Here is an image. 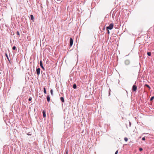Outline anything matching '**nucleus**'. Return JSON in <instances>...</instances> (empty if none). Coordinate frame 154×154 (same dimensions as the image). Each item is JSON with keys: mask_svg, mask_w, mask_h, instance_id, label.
I'll use <instances>...</instances> for the list:
<instances>
[{"mask_svg": "<svg viewBox=\"0 0 154 154\" xmlns=\"http://www.w3.org/2000/svg\"><path fill=\"white\" fill-rule=\"evenodd\" d=\"M151 52H149L147 53V55L149 56H151Z\"/></svg>", "mask_w": 154, "mask_h": 154, "instance_id": "nucleus-13", "label": "nucleus"}, {"mask_svg": "<svg viewBox=\"0 0 154 154\" xmlns=\"http://www.w3.org/2000/svg\"><path fill=\"white\" fill-rule=\"evenodd\" d=\"M145 86H146L147 87L149 88V89L150 88V86L147 84H145Z\"/></svg>", "mask_w": 154, "mask_h": 154, "instance_id": "nucleus-18", "label": "nucleus"}, {"mask_svg": "<svg viewBox=\"0 0 154 154\" xmlns=\"http://www.w3.org/2000/svg\"><path fill=\"white\" fill-rule=\"evenodd\" d=\"M40 65L41 66V68L43 70H45V69L44 67L43 66L42 63V60H40L39 63Z\"/></svg>", "mask_w": 154, "mask_h": 154, "instance_id": "nucleus-4", "label": "nucleus"}, {"mask_svg": "<svg viewBox=\"0 0 154 154\" xmlns=\"http://www.w3.org/2000/svg\"><path fill=\"white\" fill-rule=\"evenodd\" d=\"M77 87V86L76 84H74L73 86V88L74 89H76Z\"/></svg>", "mask_w": 154, "mask_h": 154, "instance_id": "nucleus-11", "label": "nucleus"}, {"mask_svg": "<svg viewBox=\"0 0 154 154\" xmlns=\"http://www.w3.org/2000/svg\"><path fill=\"white\" fill-rule=\"evenodd\" d=\"M142 139V140H145V137H143Z\"/></svg>", "mask_w": 154, "mask_h": 154, "instance_id": "nucleus-23", "label": "nucleus"}, {"mask_svg": "<svg viewBox=\"0 0 154 154\" xmlns=\"http://www.w3.org/2000/svg\"><path fill=\"white\" fill-rule=\"evenodd\" d=\"M51 94L53 96V91L52 89H51L50 91Z\"/></svg>", "mask_w": 154, "mask_h": 154, "instance_id": "nucleus-14", "label": "nucleus"}, {"mask_svg": "<svg viewBox=\"0 0 154 154\" xmlns=\"http://www.w3.org/2000/svg\"><path fill=\"white\" fill-rule=\"evenodd\" d=\"M118 150H117V151L116 152H115V154H118Z\"/></svg>", "mask_w": 154, "mask_h": 154, "instance_id": "nucleus-24", "label": "nucleus"}, {"mask_svg": "<svg viewBox=\"0 0 154 154\" xmlns=\"http://www.w3.org/2000/svg\"><path fill=\"white\" fill-rule=\"evenodd\" d=\"M16 47L15 46H14L12 48V49L13 50H15L16 49Z\"/></svg>", "mask_w": 154, "mask_h": 154, "instance_id": "nucleus-19", "label": "nucleus"}, {"mask_svg": "<svg viewBox=\"0 0 154 154\" xmlns=\"http://www.w3.org/2000/svg\"><path fill=\"white\" fill-rule=\"evenodd\" d=\"M109 95H110V90H109Z\"/></svg>", "mask_w": 154, "mask_h": 154, "instance_id": "nucleus-26", "label": "nucleus"}, {"mask_svg": "<svg viewBox=\"0 0 154 154\" xmlns=\"http://www.w3.org/2000/svg\"><path fill=\"white\" fill-rule=\"evenodd\" d=\"M107 33L109 34V31L108 30V31H107Z\"/></svg>", "mask_w": 154, "mask_h": 154, "instance_id": "nucleus-25", "label": "nucleus"}, {"mask_svg": "<svg viewBox=\"0 0 154 154\" xmlns=\"http://www.w3.org/2000/svg\"><path fill=\"white\" fill-rule=\"evenodd\" d=\"M154 96L152 97H151L150 100V101H152L154 99Z\"/></svg>", "mask_w": 154, "mask_h": 154, "instance_id": "nucleus-16", "label": "nucleus"}, {"mask_svg": "<svg viewBox=\"0 0 154 154\" xmlns=\"http://www.w3.org/2000/svg\"><path fill=\"white\" fill-rule=\"evenodd\" d=\"M130 61L129 60H126L125 61V64L126 65H128L130 63Z\"/></svg>", "mask_w": 154, "mask_h": 154, "instance_id": "nucleus-6", "label": "nucleus"}, {"mask_svg": "<svg viewBox=\"0 0 154 154\" xmlns=\"http://www.w3.org/2000/svg\"><path fill=\"white\" fill-rule=\"evenodd\" d=\"M124 140L126 142H127L128 140V138L127 137H125L124 138Z\"/></svg>", "mask_w": 154, "mask_h": 154, "instance_id": "nucleus-17", "label": "nucleus"}, {"mask_svg": "<svg viewBox=\"0 0 154 154\" xmlns=\"http://www.w3.org/2000/svg\"><path fill=\"white\" fill-rule=\"evenodd\" d=\"M32 100V98L31 97H29L28 100L29 101H31Z\"/></svg>", "mask_w": 154, "mask_h": 154, "instance_id": "nucleus-20", "label": "nucleus"}, {"mask_svg": "<svg viewBox=\"0 0 154 154\" xmlns=\"http://www.w3.org/2000/svg\"><path fill=\"white\" fill-rule=\"evenodd\" d=\"M73 41L72 39V38H70V39L69 41V45L70 47H71L73 44Z\"/></svg>", "mask_w": 154, "mask_h": 154, "instance_id": "nucleus-2", "label": "nucleus"}, {"mask_svg": "<svg viewBox=\"0 0 154 154\" xmlns=\"http://www.w3.org/2000/svg\"><path fill=\"white\" fill-rule=\"evenodd\" d=\"M137 89V87L135 85H134L133 86L132 88V90L134 91H136Z\"/></svg>", "mask_w": 154, "mask_h": 154, "instance_id": "nucleus-3", "label": "nucleus"}, {"mask_svg": "<svg viewBox=\"0 0 154 154\" xmlns=\"http://www.w3.org/2000/svg\"><path fill=\"white\" fill-rule=\"evenodd\" d=\"M60 99L61 101L63 103L64 102V98L63 97H61Z\"/></svg>", "mask_w": 154, "mask_h": 154, "instance_id": "nucleus-10", "label": "nucleus"}, {"mask_svg": "<svg viewBox=\"0 0 154 154\" xmlns=\"http://www.w3.org/2000/svg\"><path fill=\"white\" fill-rule=\"evenodd\" d=\"M113 24L112 23H111L109 25V26H107L106 27V28L107 29H112L113 27Z\"/></svg>", "mask_w": 154, "mask_h": 154, "instance_id": "nucleus-1", "label": "nucleus"}, {"mask_svg": "<svg viewBox=\"0 0 154 154\" xmlns=\"http://www.w3.org/2000/svg\"><path fill=\"white\" fill-rule=\"evenodd\" d=\"M36 73L38 75H39L40 73V69L39 68H38L36 70Z\"/></svg>", "mask_w": 154, "mask_h": 154, "instance_id": "nucleus-5", "label": "nucleus"}, {"mask_svg": "<svg viewBox=\"0 0 154 154\" xmlns=\"http://www.w3.org/2000/svg\"><path fill=\"white\" fill-rule=\"evenodd\" d=\"M17 35H20V33L18 31H17Z\"/></svg>", "mask_w": 154, "mask_h": 154, "instance_id": "nucleus-22", "label": "nucleus"}, {"mask_svg": "<svg viewBox=\"0 0 154 154\" xmlns=\"http://www.w3.org/2000/svg\"><path fill=\"white\" fill-rule=\"evenodd\" d=\"M42 113L43 114V117L45 118L46 117V113L45 111L44 110L42 111Z\"/></svg>", "mask_w": 154, "mask_h": 154, "instance_id": "nucleus-8", "label": "nucleus"}, {"mask_svg": "<svg viewBox=\"0 0 154 154\" xmlns=\"http://www.w3.org/2000/svg\"><path fill=\"white\" fill-rule=\"evenodd\" d=\"M30 18H31V20H34V17H33V15H30Z\"/></svg>", "mask_w": 154, "mask_h": 154, "instance_id": "nucleus-12", "label": "nucleus"}, {"mask_svg": "<svg viewBox=\"0 0 154 154\" xmlns=\"http://www.w3.org/2000/svg\"><path fill=\"white\" fill-rule=\"evenodd\" d=\"M129 124H130V125H131V123L130 122H129Z\"/></svg>", "mask_w": 154, "mask_h": 154, "instance_id": "nucleus-27", "label": "nucleus"}, {"mask_svg": "<svg viewBox=\"0 0 154 154\" xmlns=\"http://www.w3.org/2000/svg\"><path fill=\"white\" fill-rule=\"evenodd\" d=\"M5 54L8 61L10 62V59L7 53H5Z\"/></svg>", "mask_w": 154, "mask_h": 154, "instance_id": "nucleus-9", "label": "nucleus"}, {"mask_svg": "<svg viewBox=\"0 0 154 154\" xmlns=\"http://www.w3.org/2000/svg\"><path fill=\"white\" fill-rule=\"evenodd\" d=\"M47 101L49 102L50 100V97L49 95H48L47 96Z\"/></svg>", "mask_w": 154, "mask_h": 154, "instance_id": "nucleus-7", "label": "nucleus"}, {"mask_svg": "<svg viewBox=\"0 0 154 154\" xmlns=\"http://www.w3.org/2000/svg\"><path fill=\"white\" fill-rule=\"evenodd\" d=\"M44 92L45 94L46 93V89L45 88H44Z\"/></svg>", "mask_w": 154, "mask_h": 154, "instance_id": "nucleus-15", "label": "nucleus"}, {"mask_svg": "<svg viewBox=\"0 0 154 154\" xmlns=\"http://www.w3.org/2000/svg\"><path fill=\"white\" fill-rule=\"evenodd\" d=\"M139 151H142V150H143V149H142V148H140L139 149Z\"/></svg>", "mask_w": 154, "mask_h": 154, "instance_id": "nucleus-21", "label": "nucleus"}]
</instances>
